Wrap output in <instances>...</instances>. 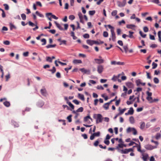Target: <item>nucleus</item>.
I'll list each match as a JSON object with an SVG mask.
<instances>
[{"instance_id": "1", "label": "nucleus", "mask_w": 161, "mask_h": 161, "mask_svg": "<svg viewBox=\"0 0 161 161\" xmlns=\"http://www.w3.org/2000/svg\"><path fill=\"white\" fill-rule=\"evenodd\" d=\"M93 118L96 119V123L97 124L99 123L102 122L103 118L101 114H94L93 115Z\"/></svg>"}, {"instance_id": "2", "label": "nucleus", "mask_w": 161, "mask_h": 161, "mask_svg": "<svg viewBox=\"0 0 161 161\" xmlns=\"http://www.w3.org/2000/svg\"><path fill=\"white\" fill-rule=\"evenodd\" d=\"M133 151V149L132 148H130L129 149H122L119 152L122 154H127L130 152Z\"/></svg>"}, {"instance_id": "3", "label": "nucleus", "mask_w": 161, "mask_h": 161, "mask_svg": "<svg viewBox=\"0 0 161 161\" xmlns=\"http://www.w3.org/2000/svg\"><path fill=\"white\" fill-rule=\"evenodd\" d=\"M104 68L103 65L99 64L97 66V71L99 74H101Z\"/></svg>"}, {"instance_id": "4", "label": "nucleus", "mask_w": 161, "mask_h": 161, "mask_svg": "<svg viewBox=\"0 0 161 161\" xmlns=\"http://www.w3.org/2000/svg\"><path fill=\"white\" fill-rule=\"evenodd\" d=\"M126 3V0H123L122 2H118L117 3L119 7H124Z\"/></svg>"}, {"instance_id": "5", "label": "nucleus", "mask_w": 161, "mask_h": 161, "mask_svg": "<svg viewBox=\"0 0 161 161\" xmlns=\"http://www.w3.org/2000/svg\"><path fill=\"white\" fill-rule=\"evenodd\" d=\"M110 31L111 32L112 40L114 42L115 41L116 37L115 36V34L114 32V30L111 29Z\"/></svg>"}, {"instance_id": "6", "label": "nucleus", "mask_w": 161, "mask_h": 161, "mask_svg": "<svg viewBox=\"0 0 161 161\" xmlns=\"http://www.w3.org/2000/svg\"><path fill=\"white\" fill-rule=\"evenodd\" d=\"M95 63L96 64H102L104 62V60L103 59H94Z\"/></svg>"}, {"instance_id": "7", "label": "nucleus", "mask_w": 161, "mask_h": 161, "mask_svg": "<svg viewBox=\"0 0 161 161\" xmlns=\"http://www.w3.org/2000/svg\"><path fill=\"white\" fill-rule=\"evenodd\" d=\"M57 41L60 42L59 45H67V41L65 40H62L61 38H59L57 39Z\"/></svg>"}, {"instance_id": "8", "label": "nucleus", "mask_w": 161, "mask_h": 161, "mask_svg": "<svg viewBox=\"0 0 161 161\" xmlns=\"http://www.w3.org/2000/svg\"><path fill=\"white\" fill-rule=\"evenodd\" d=\"M80 70L82 72L84 73V74H86L89 75L90 73V70H89L86 69L84 68L80 69Z\"/></svg>"}, {"instance_id": "9", "label": "nucleus", "mask_w": 161, "mask_h": 161, "mask_svg": "<svg viewBox=\"0 0 161 161\" xmlns=\"http://www.w3.org/2000/svg\"><path fill=\"white\" fill-rule=\"evenodd\" d=\"M44 103L42 101H38L36 103V105L39 107H42L44 105Z\"/></svg>"}, {"instance_id": "10", "label": "nucleus", "mask_w": 161, "mask_h": 161, "mask_svg": "<svg viewBox=\"0 0 161 161\" xmlns=\"http://www.w3.org/2000/svg\"><path fill=\"white\" fill-rule=\"evenodd\" d=\"M125 84L129 88H133L134 87V84L131 82H127Z\"/></svg>"}, {"instance_id": "11", "label": "nucleus", "mask_w": 161, "mask_h": 161, "mask_svg": "<svg viewBox=\"0 0 161 161\" xmlns=\"http://www.w3.org/2000/svg\"><path fill=\"white\" fill-rule=\"evenodd\" d=\"M42 94L45 97H46L47 95V92L46 89L44 88L40 90Z\"/></svg>"}, {"instance_id": "12", "label": "nucleus", "mask_w": 161, "mask_h": 161, "mask_svg": "<svg viewBox=\"0 0 161 161\" xmlns=\"http://www.w3.org/2000/svg\"><path fill=\"white\" fill-rule=\"evenodd\" d=\"M144 147L147 150H153L152 146L150 144H147L145 145Z\"/></svg>"}, {"instance_id": "13", "label": "nucleus", "mask_w": 161, "mask_h": 161, "mask_svg": "<svg viewBox=\"0 0 161 161\" xmlns=\"http://www.w3.org/2000/svg\"><path fill=\"white\" fill-rule=\"evenodd\" d=\"M142 158L143 160L144 161H147V159L148 158V155L146 153L145 155L142 154Z\"/></svg>"}, {"instance_id": "14", "label": "nucleus", "mask_w": 161, "mask_h": 161, "mask_svg": "<svg viewBox=\"0 0 161 161\" xmlns=\"http://www.w3.org/2000/svg\"><path fill=\"white\" fill-rule=\"evenodd\" d=\"M54 23L55 24L57 27L58 28V29L61 30L62 31L64 30L63 28L61 26V25L56 21H54Z\"/></svg>"}, {"instance_id": "15", "label": "nucleus", "mask_w": 161, "mask_h": 161, "mask_svg": "<svg viewBox=\"0 0 161 161\" xmlns=\"http://www.w3.org/2000/svg\"><path fill=\"white\" fill-rule=\"evenodd\" d=\"M145 126V123L144 122H141L140 123V128L141 130H143Z\"/></svg>"}, {"instance_id": "16", "label": "nucleus", "mask_w": 161, "mask_h": 161, "mask_svg": "<svg viewBox=\"0 0 161 161\" xmlns=\"http://www.w3.org/2000/svg\"><path fill=\"white\" fill-rule=\"evenodd\" d=\"M86 43L88 44L91 46H92L93 44H94L93 40H87L86 41Z\"/></svg>"}, {"instance_id": "17", "label": "nucleus", "mask_w": 161, "mask_h": 161, "mask_svg": "<svg viewBox=\"0 0 161 161\" xmlns=\"http://www.w3.org/2000/svg\"><path fill=\"white\" fill-rule=\"evenodd\" d=\"M128 112L130 115H132L134 112V110L132 107H130L128 111Z\"/></svg>"}, {"instance_id": "18", "label": "nucleus", "mask_w": 161, "mask_h": 161, "mask_svg": "<svg viewBox=\"0 0 161 161\" xmlns=\"http://www.w3.org/2000/svg\"><path fill=\"white\" fill-rule=\"evenodd\" d=\"M73 63L75 64H81L82 62L80 60L74 59L73 61Z\"/></svg>"}, {"instance_id": "19", "label": "nucleus", "mask_w": 161, "mask_h": 161, "mask_svg": "<svg viewBox=\"0 0 161 161\" xmlns=\"http://www.w3.org/2000/svg\"><path fill=\"white\" fill-rule=\"evenodd\" d=\"M78 97L80 99L83 101H84L85 100L84 96L83 94H81L80 93H78Z\"/></svg>"}, {"instance_id": "20", "label": "nucleus", "mask_w": 161, "mask_h": 161, "mask_svg": "<svg viewBox=\"0 0 161 161\" xmlns=\"http://www.w3.org/2000/svg\"><path fill=\"white\" fill-rule=\"evenodd\" d=\"M12 123L15 127H18L19 126V124L14 120L12 121Z\"/></svg>"}, {"instance_id": "21", "label": "nucleus", "mask_w": 161, "mask_h": 161, "mask_svg": "<svg viewBox=\"0 0 161 161\" xmlns=\"http://www.w3.org/2000/svg\"><path fill=\"white\" fill-rule=\"evenodd\" d=\"M129 35H128V37L131 38H134V36L133 35V34L134 33V32L130 31H129Z\"/></svg>"}, {"instance_id": "22", "label": "nucleus", "mask_w": 161, "mask_h": 161, "mask_svg": "<svg viewBox=\"0 0 161 161\" xmlns=\"http://www.w3.org/2000/svg\"><path fill=\"white\" fill-rule=\"evenodd\" d=\"M135 27L136 26L135 25L132 24L127 25H126V27L128 29H132L133 27Z\"/></svg>"}, {"instance_id": "23", "label": "nucleus", "mask_w": 161, "mask_h": 161, "mask_svg": "<svg viewBox=\"0 0 161 161\" xmlns=\"http://www.w3.org/2000/svg\"><path fill=\"white\" fill-rule=\"evenodd\" d=\"M52 14V13H48L46 14V17L48 19L52 21V19L51 17H49V16Z\"/></svg>"}, {"instance_id": "24", "label": "nucleus", "mask_w": 161, "mask_h": 161, "mask_svg": "<svg viewBox=\"0 0 161 161\" xmlns=\"http://www.w3.org/2000/svg\"><path fill=\"white\" fill-rule=\"evenodd\" d=\"M129 121L131 124H133L134 123V119L133 116H131L129 118Z\"/></svg>"}, {"instance_id": "25", "label": "nucleus", "mask_w": 161, "mask_h": 161, "mask_svg": "<svg viewBox=\"0 0 161 161\" xmlns=\"http://www.w3.org/2000/svg\"><path fill=\"white\" fill-rule=\"evenodd\" d=\"M9 25H10V29L11 30H12L13 29H16V27L13 24H12V23H10L9 24Z\"/></svg>"}, {"instance_id": "26", "label": "nucleus", "mask_w": 161, "mask_h": 161, "mask_svg": "<svg viewBox=\"0 0 161 161\" xmlns=\"http://www.w3.org/2000/svg\"><path fill=\"white\" fill-rule=\"evenodd\" d=\"M126 109L125 108H123L122 109H120V108L119 107V110L120 111L119 113V114H123L124 112L126 110Z\"/></svg>"}, {"instance_id": "27", "label": "nucleus", "mask_w": 161, "mask_h": 161, "mask_svg": "<svg viewBox=\"0 0 161 161\" xmlns=\"http://www.w3.org/2000/svg\"><path fill=\"white\" fill-rule=\"evenodd\" d=\"M3 104L6 107H9L10 106V103L9 102L6 101L3 103Z\"/></svg>"}, {"instance_id": "28", "label": "nucleus", "mask_w": 161, "mask_h": 161, "mask_svg": "<svg viewBox=\"0 0 161 161\" xmlns=\"http://www.w3.org/2000/svg\"><path fill=\"white\" fill-rule=\"evenodd\" d=\"M56 46V45L55 44L53 45H48L46 46V47L47 48H49L51 47H54Z\"/></svg>"}, {"instance_id": "29", "label": "nucleus", "mask_w": 161, "mask_h": 161, "mask_svg": "<svg viewBox=\"0 0 161 161\" xmlns=\"http://www.w3.org/2000/svg\"><path fill=\"white\" fill-rule=\"evenodd\" d=\"M48 70L51 72L52 74H54L56 72V69L55 67L53 66V69H49Z\"/></svg>"}, {"instance_id": "30", "label": "nucleus", "mask_w": 161, "mask_h": 161, "mask_svg": "<svg viewBox=\"0 0 161 161\" xmlns=\"http://www.w3.org/2000/svg\"><path fill=\"white\" fill-rule=\"evenodd\" d=\"M46 60L47 61L50 63L52 62V58L50 57H46Z\"/></svg>"}, {"instance_id": "31", "label": "nucleus", "mask_w": 161, "mask_h": 161, "mask_svg": "<svg viewBox=\"0 0 161 161\" xmlns=\"http://www.w3.org/2000/svg\"><path fill=\"white\" fill-rule=\"evenodd\" d=\"M36 14L38 16H39L40 17L43 18L44 17L43 15L42 14L40 13L38 11H36Z\"/></svg>"}, {"instance_id": "32", "label": "nucleus", "mask_w": 161, "mask_h": 161, "mask_svg": "<svg viewBox=\"0 0 161 161\" xmlns=\"http://www.w3.org/2000/svg\"><path fill=\"white\" fill-rule=\"evenodd\" d=\"M95 11L94 10L89 11V14L91 16H92L95 14Z\"/></svg>"}, {"instance_id": "33", "label": "nucleus", "mask_w": 161, "mask_h": 161, "mask_svg": "<svg viewBox=\"0 0 161 161\" xmlns=\"http://www.w3.org/2000/svg\"><path fill=\"white\" fill-rule=\"evenodd\" d=\"M141 80L140 79L137 80L136 81V83L137 86H139L141 84Z\"/></svg>"}, {"instance_id": "34", "label": "nucleus", "mask_w": 161, "mask_h": 161, "mask_svg": "<svg viewBox=\"0 0 161 161\" xmlns=\"http://www.w3.org/2000/svg\"><path fill=\"white\" fill-rule=\"evenodd\" d=\"M83 111V108L82 107H80L76 110V111L77 112H82Z\"/></svg>"}, {"instance_id": "35", "label": "nucleus", "mask_w": 161, "mask_h": 161, "mask_svg": "<svg viewBox=\"0 0 161 161\" xmlns=\"http://www.w3.org/2000/svg\"><path fill=\"white\" fill-rule=\"evenodd\" d=\"M161 137V134L160 133H157L156 135L155 138L157 140L158 139Z\"/></svg>"}, {"instance_id": "36", "label": "nucleus", "mask_w": 161, "mask_h": 161, "mask_svg": "<svg viewBox=\"0 0 161 161\" xmlns=\"http://www.w3.org/2000/svg\"><path fill=\"white\" fill-rule=\"evenodd\" d=\"M72 116V115L70 114L69 116H68L67 118V119L68 120V121L69 122H70L72 121V119H71Z\"/></svg>"}, {"instance_id": "37", "label": "nucleus", "mask_w": 161, "mask_h": 161, "mask_svg": "<svg viewBox=\"0 0 161 161\" xmlns=\"http://www.w3.org/2000/svg\"><path fill=\"white\" fill-rule=\"evenodd\" d=\"M100 133L99 131H97V132L93 133V134L95 136L98 137L100 136Z\"/></svg>"}, {"instance_id": "38", "label": "nucleus", "mask_w": 161, "mask_h": 161, "mask_svg": "<svg viewBox=\"0 0 161 161\" xmlns=\"http://www.w3.org/2000/svg\"><path fill=\"white\" fill-rule=\"evenodd\" d=\"M123 48L125 50V53H126L127 52L128 49L127 45L124 46L123 47Z\"/></svg>"}, {"instance_id": "39", "label": "nucleus", "mask_w": 161, "mask_h": 161, "mask_svg": "<svg viewBox=\"0 0 161 161\" xmlns=\"http://www.w3.org/2000/svg\"><path fill=\"white\" fill-rule=\"evenodd\" d=\"M153 81L154 82L155 84H158L159 82V80L158 78L157 77H155L153 79Z\"/></svg>"}, {"instance_id": "40", "label": "nucleus", "mask_w": 161, "mask_h": 161, "mask_svg": "<svg viewBox=\"0 0 161 161\" xmlns=\"http://www.w3.org/2000/svg\"><path fill=\"white\" fill-rule=\"evenodd\" d=\"M41 41L43 42V43L42 44V45H44L46 43V40L45 38L42 39L41 40Z\"/></svg>"}, {"instance_id": "41", "label": "nucleus", "mask_w": 161, "mask_h": 161, "mask_svg": "<svg viewBox=\"0 0 161 161\" xmlns=\"http://www.w3.org/2000/svg\"><path fill=\"white\" fill-rule=\"evenodd\" d=\"M119 148H123L122 143L119 144L116 147V149L118 150H119Z\"/></svg>"}, {"instance_id": "42", "label": "nucleus", "mask_w": 161, "mask_h": 161, "mask_svg": "<svg viewBox=\"0 0 161 161\" xmlns=\"http://www.w3.org/2000/svg\"><path fill=\"white\" fill-rule=\"evenodd\" d=\"M0 10H1L2 12V17L3 18L5 17L6 16V15H5V13L4 11V10L3 9H2L1 8H0Z\"/></svg>"}, {"instance_id": "43", "label": "nucleus", "mask_w": 161, "mask_h": 161, "mask_svg": "<svg viewBox=\"0 0 161 161\" xmlns=\"http://www.w3.org/2000/svg\"><path fill=\"white\" fill-rule=\"evenodd\" d=\"M139 34L143 38H145L146 37V34H143L142 32L141 31H139Z\"/></svg>"}, {"instance_id": "44", "label": "nucleus", "mask_w": 161, "mask_h": 161, "mask_svg": "<svg viewBox=\"0 0 161 161\" xmlns=\"http://www.w3.org/2000/svg\"><path fill=\"white\" fill-rule=\"evenodd\" d=\"M5 78H6V81H8L9 79L10 78V74L9 73H8V75H7L5 76Z\"/></svg>"}, {"instance_id": "45", "label": "nucleus", "mask_w": 161, "mask_h": 161, "mask_svg": "<svg viewBox=\"0 0 161 161\" xmlns=\"http://www.w3.org/2000/svg\"><path fill=\"white\" fill-rule=\"evenodd\" d=\"M21 17L23 20H25L26 19V16L24 14H22L21 15Z\"/></svg>"}, {"instance_id": "46", "label": "nucleus", "mask_w": 161, "mask_h": 161, "mask_svg": "<svg viewBox=\"0 0 161 161\" xmlns=\"http://www.w3.org/2000/svg\"><path fill=\"white\" fill-rule=\"evenodd\" d=\"M69 18L71 20H73L75 19V16L73 15H70L69 17Z\"/></svg>"}, {"instance_id": "47", "label": "nucleus", "mask_w": 161, "mask_h": 161, "mask_svg": "<svg viewBox=\"0 0 161 161\" xmlns=\"http://www.w3.org/2000/svg\"><path fill=\"white\" fill-rule=\"evenodd\" d=\"M3 6H4V8H5V9L6 10H8L9 9V7L8 4H3Z\"/></svg>"}, {"instance_id": "48", "label": "nucleus", "mask_w": 161, "mask_h": 161, "mask_svg": "<svg viewBox=\"0 0 161 161\" xmlns=\"http://www.w3.org/2000/svg\"><path fill=\"white\" fill-rule=\"evenodd\" d=\"M49 25L48 26L45 27H44V29H50L52 25V23H51V22H49Z\"/></svg>"}, {"instance_id": "49", "label": "nucleus", "mask_w": 161, "mask_h": 161, "mask_svg": "<svg viewBox=\"0 0 161 161\" xmlns=\"http://www.w3.org/2000/svg\"><path fill=\"white\" fill-rule=\"evenodd\" d=\"M64 108H67V109L68 110H70V111H72V109H71L67 105H63L62 106Z\"/></svg>"}, {"instance_id": "50", "label": "nucleus", "mask_w": 161, "mask_h": 161, "mask_svg": "<svg viewBox=\"0 0 161 161\" xmlns=\"http://www.w3.org/2000/svg\"><path fill=\"white\" fill-rule=\"evenodd\" d=\"M83 37L84 38L86 39L89 38L90 36L89 34L86 33L83 35Z\"/></svg>"}, {"instance_id": "51", "label": "nucleus", "mask_w": 161, "mask_h": 161, "mask_svg": "<svg viewBox=\"0 0 161 161\" xmlns=\"http://www.w3.org/2000/svg\"><path fill=\"white\" fill-rule=\"evenodd\" d=\"M117 11L116 10H114L112 12V15L113 16H115L117 14Z\"/></svg>"}, {"instance_id": "52", "label": "nucleus", "mask_w": 161, "mask_h": 161, "mask_svg": "<svg viewBox=\"0 0 161 161\" xmlns=\"http://www.w3.org/2000/svg\"><path fill=\"white\" fill-rule=\"evenodd\" d=\"M103 36L104 37H107L108 36V33L107 31H104L103 32Z\"/></svg>"}, {"instance_id": "53", "label": "nucleus", "mask_w": 161, "mask_h": 161, "mask_svg": "<svg viewBox=\"0 0 161 161\" xmlns=\"http://www.w3.org/2000/svg\"><path fill=\"white\" fill-rule=\"evenodd\" d=\"M152 66H153L152 69H155L157 67V64L153 62L152 63Z\"/></svg>"}, {"instance_id": "54", "label": "nucleus", "mask_w": 161, "mask_h": 161, "mask_svg": "<svg viewBox=\"0 0 161 161\" xmlns=\"http://www.w3.org/2000/svg\"><path fill=\"white\" fill-rule=\"evenodd\" d=\"M99 143V141L98 140V139L94 143L93 145L95 147H97V146H98Z\"/></svg>"}, {"instance_id": "55", "label": "nucleus", "mask_w": 161, "mask_h": 161, "mask_svg": "<svg viewBox=\"0 0 161 161\" xmlns=\"http://www.w3.org/2000/svg\"><path fill=\"white\" fill-rule=\"evenodd\" d=\"M3 43L4 44L7 45H8L10 44V42L9 41L6 40L3 42Z\"/></svg>"}, {"instance_id": "56", "label": "nucleus", "mask_w": 161, "mask_h": 161, "mask_svg": "<svg viewBox=\"0 0 161 161\" xmlns=\"http://www.w3.org/2000/svg\"><path fill=\"white\" fill-rule=\"evenodd\" d=\"M72 67L71 66H69V68H66L64 69L65 70L66 72L67 73L68 72V70L70 69Z\"/></svg>"}, {"instance_id": "57", "label": "nucleus", "mask_w": 161, "mask_h": 161, "mask_svg": "<svg viewBox=\"0 0 161 161\" xmlns=\"http://www.w3.org/2000/svg\"><path fill=\"white\" fill-rule=\"evenodd\" d=\"M139 97H140V95L139 94L138 95V96L136 97H135L133 99V101H134L136 99H137V102L138 103H139L140 102Z\"/></svg>"}, {"instance_id": "58", "label": "nucleus", "mask_w": 161, "mask_h": 161, "mask_svg": "<svg viewBox=\"0 0 161 161\" xmlns=\"http://www.w3.org/2000/svg\"><path fill=\"white\" fill-rule=\"evenodd\" d=\"M143 30L144 32H147L148 31V29L147 26H144L143 28Z\"/></svg>"}, {"instance_id": "59", "label": "nucleus", "mask_w": 161, "mask_h": 161, "mask_svg": "<svg viewBox=\"0 0 161 161\" xmlns=\"http://www.w3.org/2000/svg\"><path fill=\"white\" fill-rule=\"evenodd\" d=\"M104 143L107 145H108L110 143V142L108 140H105L104 141Z\"/></svg>"}, {"instance_id": "60", "label": "nucleus", "mask_w": 161, "mask_h": 161, "mask_svg": "<svg viewBox=\"0 0 161 161\" xmlns=\"http://www.w3.org/2000/svg\"><path fill=\"white\" fill-rule=\"evenodd\" d=\"M132 131H133V134L134 135H136L137 133V132L136 129L134 128H132Z\"/></svg>"}, {"instance_id": "61", "label": "nucleus", "mask_w": 161, "mask_h": 161, "mask_svg": "<svg viewBox=\"0 0 161 161\" xmlns=\"http://www.w3.org/2000/svg\"><path fill=\"white\" fill-rule=\"evenodd\" d=\"M132 131V128L128 127L126 130V132L127 133H129Z\"/></svg>"}, {"instance_id": "62", "label": "nucleus", "mask_w": 161, "mask_h": 161, "mask_svg": "<svg viewBox=\"0 0 161 161\" xmlns=\"http://www.w3.org/2000/svg\"><path fill=\"white\" fill-rule=\"evenodd\" d=\"M28 24L30 26H31L32 27H33L35 25V24L34 23H32L31 21H29V22H28Z\"/></svg>"}, {"instance_id": "63", "label": "nucleus", "mask_w": 161, "mask_h": 161, "mask_svg": "<svg viewBox=\"0 0 161 161\" xmlns=\"http://www.w3.org/2000/svg\"><path fill=\"white\" fill-rule=\"evenodd\" d=\"M103 108L106 110H107L109 108V106L108 105H105V103L103 105Z\"/></svg>"}, {"instance_id": "64", "label": "nucleus", "mask_w": 161, "mask_h": 161, "mask_svg": "<svg viewBox=\"0 0 161 161\" xmlns=\"http://www.w3.org/2000/svg\"><path fill=\"white\" fill-rule=\"evenodd\" d=\"M36 3L37 5L40 6V7H42V4L39 1H37L36 2Z\"/></svg>"}]
</instances>
